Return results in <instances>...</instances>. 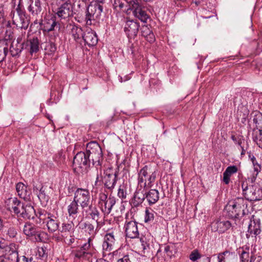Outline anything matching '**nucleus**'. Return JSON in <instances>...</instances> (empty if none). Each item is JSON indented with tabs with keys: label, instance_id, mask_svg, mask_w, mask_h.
I'll use <instances>...</instances> for the list:
<instances>
[{
	"label": "nucleus",
	"instance_id": "a19ab883",
	"mask_svg": "<svg viewBox=\"0 0 262 262\" xmlns=\"http://www.w3.org/2000/svg\"><path fill=\"white\" fill-rule=\"evenodd\" d=\"M252 135L254 142L262 148V129L260 130L253 129Z\"/></svg>",
	"mask_w": 262,
	"mask_h": 262
},
{
	"label": "nucleus",
	"instance_id": "1a4fd4ad",
	"mask_svg": "<svg viewBox=\"0 0 262 262\" xmlns=\"http://www.w3.org/2000/svg\"><path fill=\"white\" fill-rule=\"evenodd\" d=\"M91 161L85 152H78L74 157L73 167L74 171H82L90 166Z\"/></svg>",
	"mask_w": 262,
	"mask_h": 262
},
{
	"label": "nucleus",
	"instance_id": "39448f33",
	"mask_svg": "<svg viewBox=\"0 0 262 262\" xmlns=\"http://www.w3.org/2000/svg\"><path fill=\"white\" fill-rule=\"evenodd\" d=\"M156 174L155 171L151 170L148 165H145L142 168L138 174V185L141 187H151L152 183L155 181Z\"/></svg>",
	"mask_w": 262,
	"mask_h": 262
},
{
	"label": "nucleus",
	"instance_id": "6e6552de",
	"mask_svg": "<svg viewBox=\"0 0 262 262\" xmlns=\"http://www.w3.org/2000/svg\"><path fill=\"white\" fill-rule=\"evenodd\" d=\"M59 231L60 232V238L66 244L70 245L75 242L74 237L75 228L73 221L63 223Z\"/></svg>",
	"mask_w": 262,
	"mask_h": 262
},
{
	"label": "nucleus",
	"instance_id": "9d476101",
	"mask_svg": "<svg viewBox=\"0 0 262 262\" xmlns=\"http://www.w3.org/2000/svg\"><path fill=\"white\" fill-rule=\"evenodd\" d=\"M73 200L79 204L81 208H84L91 204V195L88 189L78 188L74 192Z\"/></svg>",
	"mask_w": 262,
	"mask_h": 262
},
{
	"label": "nucleus",
	"instance_id": "2eb2a0df",
	"mask_svg": "<svg viewBox=\"0 0 262 262\" xmlns=\"http://www.w3.org/2000/svg\"><path fill=\"white\" fill-rule=\"evenodd\" d=\"M139 28V22L128 19L125 21L124 31L128 38H134L138 34Z\"/></svg>",
	"mask_w": 262,
	"mask_h": 262
},
{
	"label": "nucleus",
	"instance_id": "69168bd1",
	"mask_svg": "<svg viewBox=\"0 0 262 262\" xmlns=\"http://www.w3.org/2000/svg\"><path fill=\"white\" fill-rule=\"evenodd\" d=\"M77 7L79 9H81V8L84 9V8H85L86 9V7H88V6L86 5V3L83 2L82 1V3H80V2H79V3L77 5Z\"/></svg>",
	"mask_w": 262,
	"mask_h": 262
},
{
	"label": "nucleus",
	"instance_id": "ddd939ff",
	"mask_svg": "<svg viewBox=\"0 0 262 262\" xmlns=\"http://www.w3.org/2000/svg\"><path fill=\"white\" fill-rule=\"evenodd\" d=\"M41 25L43 32L47 33L54 31L55 28H60V24L56 20V16L52 14L45 16Z\"/></svg>",
	"mask_w": 262,
	"mask_h": 262
},
{
	"label": "nucleus",
	"instance_id": "f3484780",
	"mask_svg": "<svg viewBox=\"0 0 262 262\" xmlns=\"http://www.w3.org/2000/svg\"><path fill=\"white\" fill-rule=\"evenodd\" d=\"M126 236L130 238H138L139 232L138 223L135 221H126L124 226Z\"/></svg>",
	"mask_w": 262,
	"mask_h": 262
},
{
	"label": "nucleus",
	"instance_id": "0e129e2a",
	"mask_svg": "<svg viewBox=\"0 0 262 262\" xmlns=\"http://www.w3.org/2000/svg\"><path fill=\"white\" fill-rule=\"evenodd\" d=\"M8 246H6L5 241L4 239H0V249H5V251H6V248Z\"/></svg>",
	"mask_w": 262,
	"mask_h": 262
},
{
	"label": "nucleus",
	"instance_id": "680f3d73",
	"mask_svg": "<svg viewBox=\"0 0 262 262\" xmlns=\"http://www.w3.org/2000/svg\"><path fill=\"white\" fill-rule=\"evenodd\" d=\"M241 136H242L240 135L235 136L234 135H232L231 136V139L234 142V143L236 144L237 141H239L240 140V138Z\"/></svg>",
	"mask_w": 262,
	"mask_h": 262
},
{
	"label": "nucleus",
	"instance_id": "bf43d9fd",
	"mask_svg": "<svg viewBox=\"0 0 262 262\" xmlns=\"http://www.w3.org/2000/svg\"><path fill=\"white\" fill-rule=\"evenodd\" d=\"M5 19L4 9L2 7H0V25L4 22Z\"/></svg>",
	"mask_w": 262,
	"mask_h": 262
},
{
	"label": "nucleus",
	"instance_id": "49530a36",
	"mask_svg": "<svg viewBox=\"0 0 262 262\" xmlns=\"http://www.w3.org/2000/svg\"><path fill=\"white\" fill-rule=\"evenodd\" d=\"M140 241L141 244V248L143 253H145L149 249V244L147 241L146 238L145 236H141L140 237Z\"/></svg>",
	"mask_w": 262,
	"mask_h": 262
},
{
	"label": "nucleus",
	"instance_id": "473e14b6",
	"mask_svg": "<svg viewBox=\"0 0 262 262\" xmlns=\"http://www.w3.org/2000/svg\"><path fill=\"white\" fill-rule=\"evenodd\" d=\"M238 168L236 166L232 165L227 167L223 173V181L226 184H228L230 182L231 176L237 172Z\"/></svg>",
	"mask_w": 262,
	"mask_h": 262
},
{
	"label": "nucleus",
	"instance_id": "052dcab7",
	"mask_svg": "<svg viewBox=\"0 0 262 262\" xmlns=\"http://www.w3.org/2000/svg\"><path fill=\"white\" fill-rule=\"evenodd\" d=\"M101 177L100 175V172L99 173V172L97 171V176L96 178V180L95 181L94 185L95 186H97L98 185V183L101 182Z\"/></svg>",
	"mask_w": 262,
	"mask_h": 262
},
{
	"label": "nucleus",
	"instance_id": "603ef678",
	"mask_svg": "<svg viewBox=\"0 0 262 262\" xmlns=\"http://www.w3.org/2000/svg\"><path fill=\"white\" fill-rule=\"evenodd\" d=\"M0 28H3V29L6 28V33H7L8 31H11V24H10V21H7L5 19L4 20V22L2 23L0 25Z\"/></svg>",
	"mask_w": 262,
	"mask_h": 262
},
{
	"label": "nucleus",
	"instance_id": "864d4df0",
	"mask_svg": "<svg viewBox=\"0 0 262 262\" xmlns=\"http://www.w3.org/2000/svg\"><path fill=\"white\" fill-rule=\"evenodd\" d=\"M118 196L121 199H124L126 197V191L121 186L118 190Z\"/></svg>",
	"mask_w": 262,
	"mask_h": 262
},
{
	"label": "nucleus",
	"instance_id": "5701e85b",
	"mask_svg": "<svg viewBox=\"0 0 262 262\" xmlns=\"http://www.w3.org/2000/svg\"><path fill=\"white\" fill-rule=\"evenodd\" d=\"M67 27L70 30L69 34L73 39L76 42L80 43L84 34L82 28L74 23L69 24Z\"/></svg>",
	"mask_w": 262,
	"mask_h": 262
},
{
	"label": "nucleus",
	"instance_id": "72a5a7b5",
	"mask_svg": "<svg viewBox=\"0 0 262 262\" xmlns=\"http://www.w3.org/2000/svg\"><path fill=\"white\" fill-rule=\"evenodd\" d=\"M141 33L142 35L150 43H152L155 41V35L150 30V28L147 26L144 25L141 27Z\"/></svg>",
	"mask_w": 262,
	"mask_h": 262
},
{
	"label": "nucleus",
	"instance_id": "e433bc0d",
	"mask_svg": "<svg viewBox=\"0 0 262 262\" xmlns=\"http://www.w3.org/2000/svg\"><path fill=\"white\" fill-rule=\"evenodd\" d=\"M80 228L83 230L84 232L91 235L90 237L92 238V240L97 233L94 225L90 222L87 221L82 223Z\"/></svg>",
	"mask_w": 262,
	"mask_h": 262
},
{
	"label": "nucleus",
	"instance_id": "4468645a",
	"mask_svg": "<svg viewBox=\"0 0 262 262\" xmlns=\"http://www.w3.org/2000/svg\"><path fill=\"white\" fill-rule=\"evenodd\" d=\"M261 232L260 221L259 219L254 218L252 215L248 226V232L246 234V237H256Z\"/></svg>",
	"mask_w": 262,
	"mask_h": 262
},
{
	"label": "nucleus",
	"instance_id": "7c9ffc66",
	"mask_svg": "<svg viewBox=\"0 0 262 262\" xmlns=\"http://www.w3.org/2000/svg\"><path fill=\"white\" fill-rule=\"evenodd\" d=\"M116 198L110 195L108 200L105 201L102 206H100L102 211L106 214H108L112 211L113 206L116 204Z\"/></svg>",
	"mask_w": 262,
	"mask_h": 262
},
{
	"label": "nucleus",
	"instance_id": "423d86ee",
	"mask_svg": "<svg viewBox=\"0 0 262 262\" xmlns=\"http://www.w3.org/2000/svg\"><path fill=\"white\" fill-rule=\"evenodd\" d=\"M101 177V181L104 185L105 189L108 190L110 191H113L116 185L117 181L119 179V169L116 170L114 172L112 168H107L104 170L103 174L100 171Z\"/></svg>",
	"mask_w": 262,
	"mask_h": 262
},
{
	"label": "nucleus",
	"instance_id": "09e8293b",
	"mask_svg": "<svg viewBox=\"0 0 262 262\" xmlns=\"http://www.w3.org/2000/svg\"><path fill=\"white\" fill-rule=\"evenodd\" d=\"M111 2L113 4L114 9L116 10H118V8L120 10L124 7V3L121 0H111Z\"/></svg>",
	"mask_w": 262,
	"mask_h": 262
},
{
	"label": "nucleus",
	"instance_id": "4d7b16f0",
	"mask_svg": "<svg viewBox=\"0 0 262 262\" xmlns=\"http://www.w3.org/2000/svg\"><path fill=\"white\" fill-rule=\"evenodd\" d=\"M7 234L11 238H14L17 235V231L14 227H10L7 232Z\"/></svg>",
	"mask_w": 262,
	"mask_h": 262
},
{
	"label": "nucleus",
	"instance_id": "0eeeda50",
	"mask_svg": "<svg viewBox=\"0 0 262 262\" xmlns=\"http://www.w3.org/2000/svg\"><path fill=\"white\" fill-rule=\"evenodd\" d=\"M73 7L71 0H66L58 6L55 14L62 23V20L67 22L73 16Z\"/></svg>",
	"mask_w": 262,
	"mask_h": 262
},
{
	"label": "nucleus",
	"instance_id": "3c124183",
	"mask_svg": "<svg viewBox=\"0 0 262 262\" xmlns=\"http://www.w3.org/2000/svg\"><path fill=\"white\" fill-rule=\"evenodd\" d=\"M108 200L107 195L105 193L101 192L99 195V202L98 204L100 206H102V204L105 202L106 201Z\"/></svg>",
	"mask_w": 262,
	"mask_h": 262
},
{
	"label": "nucleus",
	"instance_id": "ea45409f",
	"mask_svg": "<svg viewBox=\"0 0 262 262\" xmlns=\"http://www.w3.org/2000/svg\"><path fill=\"white\" fill-rule=\"evenodd\" d=\"M178 248L177 244L170 243L168 245H165L164 252L166 253L167 255L171 257L177 253Z\"/></svg>",
	"mask_w": 262,
	"mask_h": 262
},
{
	"label": "nucleus",
	"instance_id": "4be33fe9",
	"mask_svg": "<svg viewBox=\"0 0 262 262\" xmlns=\"http://www.w3.org/2000/svg\"><path fill=\"white\" fill-rule=\"evenodd\" d=\"M44 222L50 233H53L58 229L60 222L57 216L48 213Z\"/></svg>",
	"mask_w": 262,
	"mask_h": 262
},
{
	"label": "nucleus",
	"instance_id": "f8f14e48",
	"mask_svg": "<svg viewBox=\"0 0 262 262\" xmlns=\"http://www.w3.org/2000/svg\"><path fill=\"white\" fill-rule=\"evenodd\" d=\"M129 9L133 11V14L136 17L143 22H146L149 18V16L137 1H130L129 2Z\"/></svg>",
	"mask_w": 262,
	"mask_h": 262
},
{
	"label": "nucleus",
	"instance_id": "c85d7f7f",
	"mask_svg": "<svg viewBox=\"0 0 262 262\" xmlns=\"http://www.w3.org/2000/svg\"><path fill=\"white\" fill-rule=\"evenodd\" d=\"M160 193L156 189H151L145 192L146 201L148 205L152 206L155 204L159 200Z\"/></svg>",
	"mask_w": 262,
	"mask_h": 262
},
{
	"label": "nucleus",
	"instance_id": "c756f323",
	"mask_svg": "<svg viewBox=\"0 0 262 262\" xmlns=\"http://www.w3.org/2000/svg\"><path fill=\"white\" fill-rule=\"evenodd\" d=\"M67 212L70 219H76L80 212L78 204L73 200L67 206Z\"/></svg>",
	"mask_w": 262,
	"mask_h": 262
},
{
	"label": "nucleus",
	"instance_id": "8fccbe9b",
	"mask_svg": "<svg viewBox=\"0 0 262 262\" xmlns=\"http://www.w3.org/2000/svg\"><path fill=\"white\" fill-rule=\"evenodd\" d=\"M201 257L198 250H194L192 251L189 255V258L192 261H196L197 259L200 258Z\"/></svg>",
	"mask_w": 262,
	"mask_h": 262
},
{
	"label": "nucleus",
	"instance_id": "aec40b11",
	"mask_svg": "<svg viewBox=\"0 0 262 262\" xmlns=\"http://www.w3.org/2000/svg\"><path fill=\"white\" fill-rule=\"evenodd\" d=\"M11 16L12 22L18 28L27 29L29 24V19L26 14L15 15L14 12L11 11Z\"/></svg>",
	"mask_w": 262,
	"mask_h": 262
},
{
	"label": "nucleus",
	"instance_id": "a18cd8bd",
	"mask_svg": "<svg viewBox=\"0 0 262 262\" xmlns=\"http://www.w3.org/2000/svg\"><path fill=\"white\" fill-rule=\"evenodd\" d=\"M154 212H155L151 209V210H149L148 209H146L144 217L145 223H149L154 221L155 217Z\"/></svg>",
	"mask_w": 262,
	"mask_h": 262
},
{
	"label": "nucleus",
	"instance_id": "bb28decb",
	"mask_svg": "<svg viewBox=\"0 0 262 262\" xmlns=\"http://www.w3.org/2000/svg\"><path fill=\"white\" fill-rule=\"evenodd\" d=\"M211 227L213 231H217L222 233L225 232L231 227V223L228 221H215L212 223Z\"/></svg>",
	"mask_w": 262,
	"mask_h": 262
},
{
	"label": "nucleus",
	"instance_id": "412c9836",
	"mask_svg": "<svg viewBox=\"0 0 262 262\" xmlns=\"http://www.w3.org/2000/svg\"><path fill=\"white\" fill-rule=\"evenodd\" d=\"M82 209L83 215H85V217L91 219L95 221H97L100 218V213L97 207L92 203Z\"/></svg>",
	"mask_w": 262,
	"mask_h": 262
},
{
	"label": "nucleus",
	"instance_id": "6e6d98bb",
	"mask_svg": "<svg viewBox=\"0 0 262 262\" xmlns=\"http://www.w3.org/2000/svg\"><path fill=\"white\" fill-rule=\"evenodd\" d=\"M132 256L131 255L126 254L118 259L117 262H132Z\"/></svg>",
	"mask_w": 262,
	"mask_h": 262
},
{
	"label": "nucleus",
	"instance_id": "c9c22d12",
	"mask_svg": "<svg viewBox=\"0 0 262 262\" xmlns=\"http://www.w3.org/2000/svg\"><path fill=\"white\" fill-rule=\"evenodd\" d=\"M144 201H146L145 192H140V190L136 191L134 198L132 200V204L134 207L140 206Z\"/></svg>",
	"mask_w": 262,
	"mask_h": 262
},
{
	"label": "nucleus",
	"instance_id": "79ce46f5",
	"mask_svg": "<svg viewBox=\"0 0 262 262\" xmlns=\"http://www.w3.org/2000/svg\"><path fill=\"white\" fill-rule=\"evenodd\" d=\"M8 45L6 40H0V62L3 61L8 53Z\"/></svg>",
	"mask_w": 262,
	"mask_h": 262
},
{
	"label": "nucleus",
	"instance_id": "393cba45",
	"mask_svg": "<svg viewBox=\"0 0 262 262\" xmlns=\"http://www.w3.org/2000/svg\"><path fill=\"white\" fill-rule=\"evenodd\" d=\"M82 40L89 47H93L97 43L98 37L94 31L91 29H87L83 34Z\"/></svg>",
	"mask_w": 262,
	"mask_h": 262
},
{
	"label": "nucleus",
	"instance_id": "dca6fc26",
	"mask_svg": "<svg viewBox=\"0 0 262 262\" xmlns=\"http://www.w3.org/2000/svg\"><path fill=\"white\" fill-rule=\"evenodd\" d=\"M43 4L42 0H29L27 10L33 17L36 18L41 14L43 12Z\"/></svg>",
	"mask_w": 262,
	"mask_h": 262
},
{
	"label": "nucleus",
	"instance_id": "7ed1b4c3",
	"mask_svg": "<svg viewBox=\"0 0 262 262\" xmlns=\"http://www.w3.org/2000/svg\"><path fill=\"white\" fill-rule=\"evenodd\" d=\"M243 194L249 201H258L262 200V187L257 183L248 185L247 182L242 184Z\"/></svg>",
	"mask_w": 262,
	"mask_h": 262
},
{
	"label": "nucleus",
	"instance_id": "2f4dec72",
	"mask_svg": "<svg viewBox=\"0 0 262 262\" xmlns=\"http://www.w3.org/2000/svg\"><path fill=\"white\" fill-rule=\"evenodd\" d=\"M235 252L225 250L217 255L218 262H231L235 257Z\"/></svg>",
	"mask_w": 262,
	"mask_h": 262
},
{
	"label": "nucleus",
	"instance_id": "37998d69",
	"mask_svg": "<svg viewBox=\"0 0 262 262\" xmlns=\"http://www.w3.org/2000/svg\"><path fill=\"white\" fill-rule=\"evenodd\" d=\"M253 122L256 125V128L253 129L260 130L262 129V114L259 112L255 113L254 118Z\"/></svg>",
	"mask_w": 262,
	"mask_h": 262
},
{
	"label": "nucleus",
	"instance_id": "a878e982",
	"mask_svg": "<svg viewBox=\"0 0 262 262\" xmlns=\"http://www.w3.org/2000/svg\"><path fill=\"white\" fill-rule=\"evenodd\" d=\"M92 238L89 237L88 242L85 243L80 248L75 250L73 252V254L75 258L78 259H83L86 257V256L89 254V250L91 246Z\"/></svg>",
	"mask_w": 262,
	"mask_h": 262
},
{
	"label": "nucleus",
	"instance_id": "58836bf2",
	"mask_svg": "<svg viewBox=\"0 0 262 262\" xmlns=\"http://www.w3.org/2000/svg\"><path fill=\"white\" fill-rule=\"evenodd\" d=\"M249 251V247L246 245L239 248L241 262H249V259L250 257Z\"/></svg>",
	"mask_w": 262,
	"mask_h": 262
},
{
	"label": "nucleus",
	"instance_id": "6ab92c4d",
	"mask_svg": "<svg viewBox=\"0 0 262 262\" xmlns=\"http://www.w3.org/2000/svg\"><path fill=\"white\" fill-rule=\"evenodd\" d=\"M24 233L28 237L35 236V239L37 241H41V233L40 231L39 230L38 227H37L34 224L27 222L23 229Z\"/></svg>",
	"mask_w": 262,
	"mask_h": 262
},
{
	"label": "nucleus",
	"instance_id": "338daca9",
	"mask_svg": "<svg viewBox=\"0 0 262 262\" xmlns=\"http://www.w3.org/2000/svg\"><path fill=\"white\" fill-rule=\"evenodd\" d=\"M97 223L96 227L95 228L96 231H98V230L101 228V227L103 225V223H101V222H99L98 220L97 221H96Z\"/></svg>",
	"mask_w": 262,
	"mask_h": 262
},
{
	"label": "nucleus",
	"instance_id": "e2e57ef3",
	"mask_svg": "<svg viewBox=\"0 0 262 262\" xmlns=\"http://www.w3.org/2000/svg\"><path fill=\"white\" fill-rule=\"evenodd\" d=\"M23 262H36L32 256L30 257H27L25 256H23Z\"/></svg>",
	"mask_w": 262,
	"mask_h": 262
},
{
	"label": "nucleus",
	"instance_id": "cd10ccee",
	"mask_svg": "<svg viewBox=\"0 0 262 262\" xmlns=\"http://www.w3.org/2000/svg\"><path fill=\"white\" fill-rule=\"evenodd\" d=\"M16 190L18 195L25 201H30L31 191L24 183L19 182L16 185Z\"/></svg>",
	"mask_w": 262,
	"mask_h": 262
},
{
	"label": "nucleus",
	"instance_id": "f257e3e1",
	"mask_svg": "<svg viewBox=\"0 0 262 262\" xmlns=\"http://www.w3.org/2000/svg\"><path fill=\"white\" fill-rule=\"evenodd\" d=\"M247 207V203L244 198H236L227 205V215L232 219L241 218L245 215Z\"/></svg>",
	"mask_w": 262,
	"mask_h": 262
},
{
	"label": "nucleus",
	"instance_id": "de8ad7c7",
	"mask_svg": "<svg viewBox=\"0 0 262 262\" xmlns=\"http://www.w3.org/2000/svg\"><path fill=\"white\" fill-rule=\"evenodd\" d=\"M36 255L37 258L40 259H46L47 257L46 249L43 247L38 248Z\"/></svg>",
	"mask_w": 262,
	"mask_h": 262
},
{
	"label": "nucleus",
	"instance_id": "f03ea898",
	"mask_svg": "<svg viewBox=\"0 0 262 262\" xmlns=\"http://www.w3.org/2000/svg\"><path fill=\"white\" fill-rule=\"evenodd\" d=\"M104 3L96 0L95 3L88 5L84 17V21L87 26H91L96 21H99L103 12V4Z\"/></svg>",
	"mask_w": 262,
	"mask_h": 262
},
{
	"label": "nucleus",
	"instance_id": "4c0bfd02",
	"mask_svg": "<svg viewBox=\"0 0 262 262\" xmlns=\"http://www.w3.org/2000/svg\"><path fill=\"white\" fill-rule=\"evenodd\" d=\"M23 49V43H19L18 40L16 42L13 41L11 43L10 53L12 56L14 57L19 55Z\"/></svg>",
	"mask_w": 262,
	"mask_h": 262
},
{
	"label": "nucleus",
	"instance_id": "c03bdc74",
	"mask_svg": "<svg viewBox=\"0 0 262 262\" xmlns=\"http://www.w3.org/2000/svg\"><path fill=\"white\" fill-rule=\"evenodd\" d=\"M30 52L31 54L36 53L39 50V40L37 37H33L30 40Z\"/></svg>",
	"mask_w": 262,
	"mask_h": 262
},
{
	"label": "nucleus",
	"instance_id": "9b49d317",
	"mask_svg": "<svg viewBox=\"0 0 262 262\" xmlns=\"http://www.w3.org/2000/svg\"><path fill=\"white\" fill-rule=\"evenodd\" d=\"M118 230L116 229H108L103 237L102 249L103 251L111 252L116 242Z\"/></svg>",
	"mask_w": 262,
	"mask_h": 262
},
{
	"label": "nucleus",
	"instance_id": "b1692460",
	"mask_svg": "<svg viewBox=\"0 0 262 262\" xmlns=\"http://www.w3.org/2000/svg\"><path fill=\"white\" fill-rule=\"evenodd\" d=\"M35 215V210L32 205L24 204L17 216V217H23L25 220H31L34 219Z\"/></svg>",
	"mask_w": 262,
	"mask_h": 262
},
{
	"label": "nucleus",
	"instance_id": "20e7f679",
	"mask_svg": "<svg viewBox=\"0 0 262 262\" xmlns=\"http://www.w3.org/2000/svg\"><path fill=\"white\" fill-rule=\"evenodd\" d=\"M86 154L93 165L101 166L103 161V153L101 147L96 141L88 143L86 147Z\"/></svg>",
	"mask_w": 262,
	"mask_h": 262
},
{
	"label": "nucleus",
	"instance_id": "774afa93",
	"mask_svg": "<svg viewBox=\"0 0 262 262\" xmlns=\"http://www.w3.org/2000/svg\"><path fill=\"white\" fill-rule=\"evenodd\" d=\"M254 171L257 173L260 170V166L259 165H256L254 166Z\"/></svg>",
	"mask_w": 262,
	"mask_h": 262
},
{
	"label": "nucleus",
	"instance_id": "a211bd4d",
	"mask_svg": "<svg viewBox=\"0 0 262 262\" xmlns=\"http://www.w3.org/2000/svg\"><path fill=\"white\" fill-rule=\"evenodd\" d=\"M46 188L42 183L39 181L33 182V191L35 193L42 204H46L49 200V196L46 194Z\"/></svg>",
	"mask_w": 262,
	"mask_h": 262
},
{
	"label": "nucleus",
	"instance_id": "13d9d810",
	"mask_svg": "<svg viewBox=\"0 0 262 262\" xmlns=\"http://www.w3.org/2000/svg\"><path fill=\"white\" fill-rule=\"evenodd\" d=\"M16 15H22L26 14V12L23 8V6L20 5V2L17 5L16 8Z\"/></svg>",
	"mask_w": 262,
	"mask_h": 262
},
{
	"label": "nucleus",
	"instance_id": "5fc2aeb1",
	"mask_svg": "<svg viewBox=\"0 0 262 262\" xmlns=\"http://www.w3.org/2000/svg\"><path fill=\"white\" fill-rule=\"evenodd\" d=\"M46 50H48L49 54L54 53L56 50V45L54 43H50L46 47Z\"/></svg>",
	"mask_w": 262,
	"mask_h": 262
},
{
	"label": "nucleus",
	"instance_id": "f704fd0d",
	"mask_svg": "<svg viewBox=\"0 0 262 262\" xmlns=\"http://www.w3.org/2000/svg\"><path fill=\"white\" fill-rule=\"evenodd\" d=\"M8 201L13 212L17 215L24 204L18 200L17 198H11Z\"/></svg>",
	"mask_w": 262,
	"mask_h": 262
}]
</instances>
